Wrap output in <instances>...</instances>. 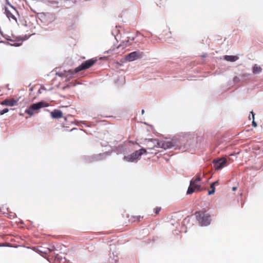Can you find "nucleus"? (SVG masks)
<instances>
[{"label": "nucleus", "instance_id": "nucleus-1", "mask_svg": "<svg viewBox=\"0 0 263 263\" xmlns=\"http://www.w3.org/2000/svg\"><path fill=\"white\" fill-rule=\"evenodd\" d=\"M195 215L197 220L201 226H206L210 223V215L205 211L196 212Z\"/></svg>", "mask_w": 263, "mask_h": 263}, {"label": "nucleus", "instance_id": "nucleus-2", "mask_svg": "<svg viewBox=\"0 0 263 263\" xmlns=\"http://www.w3.org/2000/svg\"><path fill=\"white\" fill-rule=\"evenodd\" d=\"M97 61V59H91L89 60H88L85 62H84L83 63H82L81 65H80L79 66L77 67L74 69V71L73 72L71 70H69L68 71V73H69L70 74H73L74 73H76L81 70H85L89 68L92 66H93Z\"/></svg>", "mask_w": 263, "mask_h": 263}, {"label": "nucleus", "instance_id": "nucleus-3", "mask_svg": "<svg viewBox=\"0 0 263 263\" xmlns=\"http://www.w3.org/2000/svg\"><path fill=\"white\" fill-rule=\"evenodd\" d=\"M146 152V150L145 148H142L139 151H135L129 155L125 156L124 159L128 162H133L135 160L139 159L140 156Z\"/></svg>", "mask_w": 263, "mask_h": 263}, {"label": "nucleus", "instance_id": "nucleus-4", "mask_svg": "<svg viewBox=\"0 0 263 263\" xmlns=\"http://www.w3.org/2000/svg\"><path fill=\"white\" fill-rule=\"evenodd\" d=\"M44 107V103L42 102L32 104L25 110V112L31 116L33 115L34 112H37L40 109Z\"/></svg>", "mask_w": 263, "mask_h": 263}, {"label": "nucleus", "instance_id": "nucleus-5", "mask_svg": "<svg viewBox=\"0 0 263 263\" xmlns=\"http://www.w3.org/2000/svg\"><path fill=\"white\" fill-rule=\"evenodd\" d=\"M5 13L9 20H12L16 22L15 14H17V11L14 7L12 6H10V8L5 7Z\"/></svg>", "mask_w": 263, "mask_h": 263}, {"label": "nucleus", "instance_id": "nucleus-6", "mask_svg": "<svg viewBox=\"0 0 263 263\" xmlns=\"http://www.w3.org/2000/svg\"><path fill=\"white\" fill-rule=\"evenodd\" d=\"M158 144L159 148H162L164 149L172 148L175 145V143L173 141L162 140L157 143Z\"/></svg>", "mask_w": 263, "mask_h": 263}, {"label": "nucleus", "instance_id": "nucleus-7", "mask_svg": "<svg viewBox=\"0 0 263 263\" xmlns=\"http://www.w3.org/2000/svg\"><path fill=\"white\" fill-rule=\"evenodd\" d=\"M227 163V159L224 158H220L213 161L215 170H218L223 167Z\"/></svg>", "mask_w": 263, "mask_h": 263}, {"label": "nucleus", "instance_id": "nucleus-8", "mask_svg": "<svg viewBox=\"0 0 263 263\" xmlns=\"http://www.w3.org/2000/svg\"><path fill=\"white\" fill-rule=\"evenodd\" d=\"M141 56V54L139 52L134 51L126 55L125 59L126 61L131 62L140 58Z\"/></svg>", "mask_w": 263, "mask_h": 263}, {"label": "nucleus", "instance_id": "nucleus-9", "mask_svg": "<svg viewBox=\"0 0 263 263\" xmlns=\"http://www.w3.org/2000/svg\"><path fill=\"white\" fill-rule=\"evenodd\" d=\"M159 141L157 139H149L147 140L146 145L147 148L148 149H153L155 148H159L158 144Z\"/></svg>", "mask_w": 263, "mask_h": 263}, {"label": "nucleus", "instance_id": "nucleus-10", "mask_svg": "<svg viewBox=\"0 0 263 263\" xmlns=\"http://www.w3.org/2000/svg\"><path fill=\"white\" fill-rule=\"evenodd\" d=\"M17 100L14 99H5L2 102L1 104L6 106H13L17 105Z\"/></svg>", "mask_w": 263, "mask_h": 263}, {"label": "nucleus", "instance_id": "nucleus-11", "mask_svg": "<svg viewBox=\"0 0 263 263\" xmlns=\"http://www.w3.org/2000/svg\"><path fill=\"white\" fill-rule=\"evenodd\" d=\"M201 178L200 177L199 175H198V176L196 177V178L194 180H192L190 182L191 185H193L194 187H195V189H197V191H201V186L200 185L198 184V183L200 181Z\"/></svg>", "mask_w": 263, "mask_h": 263}, {"label": "nucleus", "instance_id": "nucleus-12", "mask_svg": "<svg viewBox=\"0 0 263 263\" xmlns=\"http://www.w3.org/2000/svg\"><path fill=\"white\" fill-rule=\"evenodd\" d=\"M51 116L52 118L59 119L63 117V112L62 111L58 109H54L50 113Z\"/></svg>", "mask_w": 263, "mask_h": 263}, {"label": "nucleus", "instance_id": "nucleus-13", "mask_svg": "<svg viewBox=\"0 0 263 263\" xmlns=\"http://www.w3.org/2000/svg\"><path fill=\"white\" fill-rule=\"evenodd\" d=\"M238 57L237 55H225L224 59L229 62H235L238 59Z\"/></svg>", "mask_w": 263, "mask_h": 263}, {"label": "nucleus", "instance_id": "nucleus-14", "mask_svg": "<svg viewBox=\"0 0 263 263\" xmlns=\"http://www.w3.org/2000/svg\"><path fill=\"white\" fill-rule=\"evenodd\" d=\"M262 68L260 66L255 64L252 68V72L254 74H256L261 72Z\"/></svg>", "mask_w": 263, "mask_h": 263}, {"label": "nucleus", "instance_id": "nucleus-15", "mask_svg": "<svg viewBox=\"0 0 263 263\" xmlns=\"http://www.w3.org/2000/svg\"><path fill=\"white\" fill-rule=\"evenodd\" d=\"M218 183V181H215L213 183H212L211 184V186H210V187H211V190L209 191V195H212V194H213L214 193H215V187H214V185L215 184H217Z\"/></svg>", "mask_w": 263, "mask_h": 263}, {"label": "nucleus", "instance_id": "nucleus-16", "mask_svg": "<svg viewBox=\"0 0 263 263\" xmlns=\"http://www.w3.org/2000/svg\"><path fill=\"white\" fill-rule=\"evenodd\" d=\"M141 217L140 216H132L129 220L132 222L139 221Z\"/></svg>", "mask_w": 263, "mask_h": 263}, {"label": "nucleus", "instance_id": "nucleus-17", "mask_svg": "<svg viewBox=\"0 0 263 263\" xmlns=\"http://www.w3.org/2000/svg\"><path fill=\"white\" fill-rule=\"evenodd\" d=\"M198 192L197 189H195L193 185H191L189 187L188 190L187 191V194H191L194 192Z\"/></svg>", "mask_w": 263, "mask_h": 263}, {"label": "nucleus", "instance_id": "nucleus-18", "mask_svg": "<svg viewBox=\"0 0 263 263\" xmlns=\"http://www.w3.org/2000/svg\"><path fill=\"white\" fill-rule=\"evenodd\" d=\"M251 114L252 115V119H253V121H252V126H254V127H256L257 126V124L254 121V114L253 113V111L251 112Z\"/></svg>", "mask_w": 263, "mask_h": 263}, {"label": "nucleus", "instance_id": "nucleus-19", "mask_svg": "<svg viewBox=\"0 0 263 263\" xmlns=\"http://www.w3.org/2000/svg\"><path fill=\"white\" fill-rule=\"evenodd\" d=\"M161 210V207H156V208L154 209V212L156 215H157L159 213Z\"/></svg>", "mask_w": 263, "mask_h": 263}, {"label": "nucleus", "instance_id": "nucleus-20", "mask_svg": "<svg viewBox=\"0 0 263 263\" xmlns=\"http://www.w3.org/2000/svg\"><path fill=\"white\" fill-rule=\"evenodd\" d=\"M9 111V109L8 108H5L2 110L0 111V115H3L5 113L8 112Z\"/></svg>", "mask_w": 263, "mask_h": 263}, {"label": "nucleus", "instance_id": "nucleus-21", "mask_svg": "<svg viewBox=\"0 0 263 263\" xmlns=\"http://www.w3.org/2000/svg\"><path fill=\"white\" fill-rule=\"evenodd\" d=\"M123 43L124 44H125V47H127V46H128L130 45V44L129 43V41L128 40H127V41H126L125 42H123Z\"/></svg>", "mask_w": 263, "mask_h": 263}, {"label": "nucleus", "instance_id": "nucleus-22", "mask_svg": "<svg viewBox=\"0 0 263 263\" xmlns=\"http://www.w3.org/2000/svg\"><path fill=\"white\" fill-rule=\"evenodd\" d=\"M74 130H77L78 132V135H80L82 133L81 130H78L77 128H73L71 130V131Z\"/></svg>", "mask_w": 263, "mask_h": 263}, {"label": "nucleus", "instance_id": "nucleus-23", "mask_svg": "<svg viewBox=\"0 0 263 263\" xmlns=\"http://www.w3.org/2000/svg\"><path fill=\"white\" fill-rule=\"evenodd\" d=\"M237 187L236 186H234V187H232V190L233 191H236L237 190Z\"/></svg>", "mask_w": 263, "mask_h": 263}, {"label": "nucleus", "instance_id": "nucleus-24", "mask_svg": "<svg viewBox=\"0 0 263 263\" xmlns=\"http://www.w3.org/2000/svg\"><path fill=\"white\" fill-rule=\"evenodd\" d=\"M121 46V45H119V46H118V48H119Z\"/></svg>", "mask_w": 263, "mask_h": 263}, {"label": "nucleus", "instance_id": "nucleus-25", "mask_svg": "<svg viewBox=\"0 0 263 263\" xmlns=\"http://www.w3.org/2000/svg\"><path fill=\"white\" fill-rule=\"evenodd\" d=\"M142 114H143L144 112V110H142Z\"/></svg>", "mask_w": 263, "mask_h": 263}, {"label": "nucleus", "instance_id": "nucleus-26", "mask_svg": "<svg viewBox=\"0 0 263 263\" xmlns=\"http://www.w3.org/2000/svg\"><path fill=\"white\" fill-rule=\"evenodd\" d=\"M0 246H2L1 245H0Z\"/></svg>", "mask_w": 263, "mask_h": 263}]
</instances>
